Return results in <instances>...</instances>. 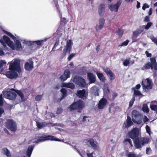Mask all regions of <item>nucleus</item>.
<instances>
[{
	"instance_id": "29",
	"label": "nucleus",
	"mask_w": 157,
	"mask_h": 157,
	"mask_svg": "<svg viewBox=\"0 0 157 157\" xmlns=\"http://www.w3.org/2000/svg\"><path fill=\"white\" fill-rule=\"evenodd\" d=\"M86 141L88 145L90 144L91 146L93 147H95L96 146V144L94 143V140L92 139L87 140Z\"/></svg>"
},
{
	"instance_id": "21",
	"label": "nucleus",
	"mask_w": 157,
	"mask_h": 157,
	"mask_svg": "<svg viewBox=\"0 0 157 157\" xmlns=\"http://www.w3.org/2000/svg\"><path fill=\"white\" fill-rule=\"evenodd\" d=\"M76 94L78 96L82 99H84L86 97V91L84 90L78 91Z\"/></svg>"
},
{
	"instance_id": "55",
	"label": "nucleus",
	"mask_w": 157,
	"mask_h": 157,
	"mask_svg": "<svg viewBox=\"0 0 157 157\" xmlns=\"http://www.w3.org/2000/svg\"><path fill=\"white\" fill-rule=\"evenodd\" d=\"M143 120L144 123H146L148 121L149 119L147 116H144L143 118Z\"/></svg>"
},
{
	"instance_id": "4",
	"label": "nucleus",
	"mask_w": 157,
	"mask_h": 157,
	"mask_svg": "<svg viewBox=\"0 0 157 157\" xmlns=\"http://www.w3.org/2000/svg\"><path fill=\"white\" fill-rule=\"evenodd\" d=\"M20 60L19 59H15L13 60L10 62V70H13L18 72L20 70Z\"/></svg>"
},
{
	"instance_id": "36",
	"label": "nucleus",
	"mask_w": 157,
	"mask_h": 157,
	"mask_svg": "<svg viewBox=\"0 0 157 157\" xmlns=\"http://www.w3.org/2000/svg\"><path fill=\"white\" fill-rule=\"evenodd\" d=\"M149 139L147 138H144L142 140V145L144 144H147L149 141Z\"/></svg>"
},
{
	"instance_id": "28",
	"label": "nucleus",
	"mask_w": 157,
	"mask_h": 157,
	"mask_svg": "<svg viewBox=\"0 0 157 157\" xmlns=\"http://www.w3.org/2000/svg\"><path fill=\"white\" fill-rule=\"evenodd\" d=\"M2 153L7 157H11V155L10 151L6 148H4L2 149Z\"/></svg>"
},
{
	"instance_id": "26",
	"label": "nucleus",
	"mask_w": 157,
	"mask_h": 157,
	"mask_svg": "<svg viewBox=\"0 0 157 157\" xmlns=\"http://www.w3.org/2000/svg\"><path fill=\"white\" fill-rule=\"evenodd\" d=\"M62 87H65L69 88L71 89H74L75 88L74 84L72 83H65L63 82L61 86Z\"/></svg>"
},
{
	"instance_id": "6",
	"label": "nucleus",
	"mask_w": 157,
	"mask_h": 157,
	"mask_svg": "<svg viewBox=\"0 0 157 157\" xmlns=\"http://www.w3.org/2000/svg\"><path fill=\"white\" fill-rule=\"evenodd\" d=\"M3 96L4 97L10 100H14L16 96V91L11 89L10 90L4 92Z\"/></svg>"
},
{
	"instance_id": "63",
	"label": "nucleus",
	"mask_w": 157,
	"mask_h": 157,
	"mask_svg": "<svg viewBox=\"0 0 157 157\" xmlns=\"http://www.w3.org/2000/svg\"><path fill=\"white\" fill-rule=\"evenodd\" d=\"M149 20V17L148 16H146L144 19V21H148Z\"/></svg>"
},
{
	"instance_id": "53",
	"label": "nucleus",
	"mask_w": 157,
	"mask_h": 157,
	"mask_svg": "<svg viewBox=\"0 0 157 157\" xmlns=\"http://www.w3.org/2000/svg\"><path fill=\"white\" fill-rule=\"evenodd\" d=\"M109 90L108 87L105 88L104 89V92L105 94H108L109 93Z\"/></svg>"
},
{
	"instance_id": "12",
	"label": "nucleus",
	"mask_w": 157,
	"mask_h": 157,
	"mask_svg": "<svg viewBox=\"0 0 157 157\" xmlns=\"http://www.w3.org/2000/svg\"><path fill=\"white\" fill-rule=\"evenodd\" d=\"M10 71H7L6 73V76L9 78L13 79L16 77L17 76V74L15 71V70H10Z\"/></svg>"
},
{
	"instance_id": "17",
	"label": "nucleus",
	"mask_w": 157,
	"mask_h": 157,
	"mask_svg": "<svg viewBox=\"0 0 157 157\" xmlns=\"http://www.w3.org/2000/svg\"><path fill=\"white\" fill-rule=\"evenodd\" d=\"M107 103V100L104 98H101L99 101L98 105V108L100 109H103Z\"/></svg>"
},
{
	"instance_id": "38",
	"label": "nucleus",
	"mask_w": 157,
	"mask_h": 157,
	"mask_svg": "<svg viewBox=\"0 0 157 157\" xmlns=\"http://www.w3.org/2000/svg\"><path fill=\"white\" fill-rule=\"evenodd\" d=\"M16 93H17L18 94V95L20 97L22 100V101L24 97V96L23 93L21 92L19 90H17L16 92Z\"/></svg>"
},
{
	"instance_id": "44",
	"label": "nucleus",
	"mask_w": 157,
	"mask_h": 157,
	"mask_svg": "<svg viewBox=\"0 0 157 157\" xmlns=\"http://www.w3.org/2000/svg\"><path fill=\"white\" fill-rule=\"evenodd\" d=\"M6 62L4 60H1L0 61V68L5 65Z\"/></svg>"
},
{
	"instance_id": "31",
	"label": "nucleus",
	"mask_w": 157,
	"mask_h": 157,
	"mask_svg": "<svg viewBox=\"0 0 157 157\" xmlns=\"http://www.w3.org/2000/svg\"><path fill=\"white\" fill-rule=\"evenodd\" d=\"M98 78L100 79L101 81L103 82L105 81V79L103 74L100 72H97L96 73Z\"/></svg>"
},
{
	"instance_id": "27",
	"label": "nucleus",
	"mask_w": 157,
	"mask_h": 157,
	"mask_svg": "<svg viewBox=\"0 0 157 157\" xmlns=\"http://www.w3.org/2000/svg\"><path fill=\"white\" fill-rule=\"evenodd\" d=\"M144 29L142 26H140L137 30L133 33V36L136 37L137 36L144 31Z\"/></svg>"
},
{
	"instance_id": "8",
	"label": "nucleus",
	"mask_w": 157,
	"mask_h": 157,
	"mask_svg": "<svg viewBox=\"0 0 157 157\" xmlns=\"http://www.w3.org/2000/svg\"><path fill=\"white\" fill-rule=\"evenodd\" d=\"M142 86L144 89H151L152 86L151 80L149 78H147L143 80L142 82Z\"/></svg>"
},
{
	"instance_id": "51",
	"label": "nucleus",
	"mask_w": 157,
	"mask_h": 157,
	"mask_svg": "<svg viewBox=\"0 0 157 157\" xmlns=\"http://www.w3.org/2000/svg\"><path fill=\"white\" fill-rule=\"evenodd\" d=\"M89 119L88 117L86 116H84L83 118V122H88L89 121Z\"/></svg>"
},
{
	"instance_id": "64",
	"label": "nucleus",
	"mask_w": 157,
	"mask_h": 157,
	"mask_svg": "<svg viewBox=\"0 0 157 157\" xmlns=\"http://www.w3.org/2000/svg\"><path fill=\"white\" fill-rule=\"evenodd\" d=\"M153 68L155 70H157V63H156V64H155L154 66V67H153Z\"/></svg>"
},
{
	"instance_id": "57",
	"label": "nucleus",
	"mask_w": 157,
	"mask_h": 157,
	"mask_svg": "<svg viewBox=\"0 0 157 157\" xmlns=\"http://www.w3.org/2000/svg\"><path fill=\"white\" fill-rule=\"evenodd\" d=\"M146 130L147 132L148 133L150 134V129L148 125H146Z\"/></svg>"
},
{
	"instance_id": "23",
	"label": "nucleus",
	"mask_w": 157,
	"mask_h": 157,
	"mask_svg": "<svg viewBox=\"0 0 157 157\" xmlns=\"http://www.w3.org/2000/svg\"><path fill=\"white\" fill-rule=\"evenodd\" d=\"M135 146L137 148H141L142 144V140L139 137L136 138L135 140Z\"/></svg>"
},
{
	"instance_id": "13",
	"label": "nucleus",
	"mask_w": 157,
	"mask_h": 157,
	"mask_svg": "<svg viewBox=\"0 0 157 157\" xmlns=\"http://www.w3.org/2000/svg\"><path fill=\"white\" fill-rule=\"evenodd\" d=\"M70 72L69 70H66L64 71V73L61 75L59 77L60 80L62 81H64L68 78L70 76Z\"/></svg>"
},
{
	"instance_id": "46",
	"label": "nucleus",
	"mask_w": 157,
	"mask_h": 157,
	"mask_svg": "<svg viewBox=\"0 0 157 157\" xmlns=\"http://www.w3.org/2000/svg\"><path fill=\"white\" fill-rule=\"evenodd\" d=\"M129 42V41L128 40H127L125 41H124L120 45L121 46H126L128 44V42Z\"/></svg>"
},
{
	"instance_id": "62",
	"label": "nucleus",
	"mask_w": 157,
	"mask_h": 157,
	"mask_svg": "<svg viewBox=\"0 0 157 157\" xmlns=\"http://www.w3.org/2000/svg\"><path fill=\"white\" fill-rule=\"evenodd\" d=\"M4 54L3 50L2 48H0V56H2Z\"/></svg>"
},
{
	"instance_id": "42",
	"label": "nucleus",
	"mask_w": 157,
	"mask_h": 157,
	"mask_svg": "<svg viewBox=\"0 0 157 157\" xmlns=\"http://www.w3.org/2000/svg\"><path fill=\"white\" fill-rule=\"evenodd\" d=\"M128 157H138V156L134 154L131 152L127 154Z\"/></svg>"
},
{
	"instance_id": "18",
	"label": "nucleus",
	"mask_w": 157,
	"mask_h": 157,
	"mask_svg": "<svg viewBox=\"0 0 157 157\" xmlns=\"http://www.w3.org/2000/svg\"><path fill=\"white\" fill-rule=\"evenodd\" d=\"M33 62L32 60H29L25 64V69L28 71H30L33 68Z\"/></svg>"
},
{
	"instance_id": "15",
	"label": "nucleus",
	"mask_w": 157,
	"mask_h": 157,
	"mask_svg": "<svg viewBox=\"0 0 157 157\" xmlns=\"http://www.w3.org/2000/svg\"><path fill=\"white\" fill-rule=\"evenodd\" d=\"M103 70L106 73L110 80H113L114 79L115 77V75L112 73L109 69L103 68Z\"/></svg>"
},
{
	"instance_id": "45",
	"label": "nucleus",
	"mask_w": 157,
	"mask_h": 157,
	"mask_svg": "<svg viewBox=\"0 0 157 157\" xmlns=\"http://www.w3.org/2000/svg\"><path fill=\"white\" fill-rule=\"evenodd\" d=\"M117 33L119 35V37H121L123 34V31L119 29L117 31Z\"/></svg>"
},
{
	"instance_id": "54",
	"label": "nucleus",
	"mask_w": 157,
	"mask_h": 157,
	"mask_svg": "<svg viewBox=\"0 0 157 157\" xmlns=\"http://www.w3.org/2000/svg\"><path fill=\"white\" fill-rule=\"evenodd\" d=\"M71 146L72 147V148H74L77 151V152L82 157H83V156L82 155L80 154L79 150L77 148H76V147H77L76 146H73L71 145Z\"/></svg>"
},
{
	"instance_id": "52",
	"label": "nucleus",
	"mask_w": 157,
	"mask_h": 157,
	"mask_svg": "<svg viewBox=\"0 0 157 157\" xmlns=\"http://www.w3.org/2000/svg\"><path fill=\"white\" fill-rule=\"evenodd\" d=\"M149 7V6L147 4L145 3L144 4L142 8L143 10H145L146 8H148Z\"/></svg>"
},
{
	"instance_id": "11",
	"label": "nucleus",
	"mask_w": 157,
	"mask_h": 157,
	"mask_svg": "<svg viewBox=\"0 0 157 157\" xmlns=\"http://www.w3.org/2000/svg\"><path fill=\"white\" fill-rule=\"evenodd\" d=\"M121 1H119L115 4L109 5L108 6L109 8L112 11L117 12L118 11V8L121 5Z\"/></svg>"
},
{
	"instance_id": "35",
	"label": "nucleus",
	"mask_w": 157,
	"mask_h": 157,
	"mask_svg": "<svg viewBox=\"0 0 157 157\" xmlns=\"http://www.w3.org/2000/svg\"><path fill=\"white\" fill-rule=\"evenodd\" d=\"M61 92L63 94L62 97L61 98L60 100L63 99L64 97L66 96L67 91L65 88H62L60 90Z\"/></svg>"
},
{
	"instance_id": "37",
	"label": "nucleus",
	"mask_w": 157,
	"mask_h": 157,
	"mask_svg": "<svg viewBox=\"0 0 157 157\" xmlns=\"http://www.w3.org/2000/svg\"><path fill=\"white\" fill-rule=\"evenodd\" d=\"M152 25V23L151 22H148L146 25H143L142 26L144 29H145L146 30H147Z\"/></svg>"
},
{
	"instance_id": "5",
	"label": "nucleus",
	"mask_w": 157,
	"mask_h": 157,
	"mask_svg": "<svg viewBox=\"0 0 157 157\" xmlns=\"http://www.w3.org/2000/svg\"><path fill=\"white\" fill-rule=\"evenodd\" d=\"M84 107V104L82 101L79 100L78 101L74 102L71 105L68 109L71 111L74 109H82Z\"/></svg>"
},
{
	"instance_id": "56",
	"label": "nucleus",
	"mask_w": 157,
	"mask_h": 157,
	"mask_svg": "<svg viewBox=\"0 0 157 157\" xmlns=\"http://www.w3.org/2000/svg\"><path fill=\"white\" fill-rule=\"evenodd\" d=\"M75 54H72L70 55L68 57L67 59L68 61H70L71 59L75 56Z\"/></svg>"
},
{
	"instance_id": "19",
	"label": "nucleus",
	"mask_w": 157,
	"mask_h": 157,
	"mask_svg": "<svg viewBox=\"0 0 157 157\" xmlns=\"http://www.w3.org/2000/svg\"><path fill=\"white\" fill-rule=\"evenodd\" d=\"M87 78L90 83H94L96 81V77L92 73L88 72L87 73Z\"/></svg>"
},
{
	"instance_id": "32",
	"label": "nucleus",
	"mask_w": 157,
	"mask_h": 157,
	"mask_svg": "<svg viewBox=\"0 0 157 157\" xmlns=\"http://www.w3.org/2000/svg\"><path fill=\"white\" fill-rule=\"evenodd\" d=\"M142 110L144 112L146 113H147L149 112V109L146 104H144L143 105V107H142Z\"/></svg>"
},
{
	"instance_id": "30",
	"label": "nucleus",
	"mask_w": 157,
	"mask_h": 157,
	"mask_svg": "<svg viewBox=\"0 0 157 157\" xmlns=\"http://www.w3.org/2000/svg\"><path fill=\"white\" fill-rule=\"evenodd\" d=\"M98 88L95 86H93L91 89V92L95 96L98 95Z\"/></svg>"
},
{
	"instance_id": "43",
	"label": "nucleus",
	"mask_w": 157,
	"mask_h": 157,
	"mask_svg": "<svg viewBox=\"0 0 157 157\" xmlns=\"http://www.w3.org/2000/svg\"><path fill=\"white\" fill-rule=\"evenodd\" d=\"M144 68L145 69H148L150 68H151V66L150 63H147L144 66Z\"/></svg>"
},
{
	"instance_id": "59",
	"label": "nucleus",
	"mask_w": 157,
	"mask_h": 157,
	"mask_svg": "<svg viewBox=\"0 0 157 157\" xmlns=\"http://www.w3.org/2000/svg\"><path fill=\"white\" fill-rule=\"evenodd\" d=\"M3 105V101L2 98V95L1 94L0 96V105L2 106Z\"/></svg>"
},
{
	"instance_id": "10",
	"label": "nucleus",
	"mask_w": 157,
	"mask_h": 157,
	"mask_svg": "<svg viewBox=\"0 0 157 157\" xmlns=\"http://www.w3.org/2000/svg\"><path fill=\"white\" fill-rule=\"evenodd\" d=\"M139 131L138 128H135L128 132L129 137L133 139H136L139 137Z\"/></svg>"
},
{
	"instance_id": "22",
	"label": "nucleus",
	"mask_w": 157,
	"mask_h": 157,
	"mask_svg": "<svg viewBox=\"0 0 157 157\" xmlns=\"http://www.w3.org/2000/svg\"><path fill=\"white\" fill-rule=\"evenodd\" d=\"M133 124L130 117L128 116L127 117L126 122L123 124V126L126 128H128L129 127L132 125Z\"/></svg>"
},
{
	"instance_id": "3",
	"label": "nucleus",
	"mask_w": 157,
	"mask_h": 157,
	"mask_svg": "<svg viewBox=\"0 0 157 157\" xmlns=\"http://www.w3.org/2000/svg\"><path fill=\"white\" fill-rule=\"evenodd\" d=\"M132 120L133 121L137 124H140L142 121V115L139 112L135 110L132 112Z\"/></svg>"
},
{
	"instance_id": "33",
	"label": "nucleus",
	"mask_w": 157,
	"mask_h": 157,
	"mask_svg": "<svg viewBox=\"0 0 157 157\" xmlns=\"http://www.w3.org/2000/svg\"><path fill=\"white\" fill-rule=\"evenodd\" d=\"M37 126L38 128H41L47 125L45 123L36 122Z\"/></svg>"
},
{
	"instance_id": "40",
	"label": "nucleus",
	"mask_w": 157,
	"mask_h": 157,
	"mask_svg": "<svg viewBox=\"0 0 157 157\" xmlns=\"http://www.w3.org/2000/svg\"><path fill=\"white\" fill-rule=\"evenodd\" d=\"M134 90V95L135 96H139L141 95L140 92L138 90H136L134 88H133Z\"/></svg>"
},
{
	"instance_id": "49",
	"label": "nucleus",
	"mask_w": 157,
	"mask_h": 157,
	"mask_svg": "<svg viewBox=\"0 0 157 157\" xmlns=\"http://www.w3.org/2000/svg\"><path fill=\"white\" fill-rule=\"evenodd\" d=\"M63 111V109L62 108H58L57 109V113L58 114H60Z\"/></svg>"
},
{
	"instance_id": "50",
	"label": "nucleus",
	"mask_w": 157,
	"mask_h": 157,
	"mask_svg": "<svg viewBox=\"0 0 157 157\" xmlns=\"http://www.w3.org/2000/svg\"><path fill=\"white\" fill-rule=\"evenodd\" d=\"M146 153L147 154H150L151 152V148L149 147H147L146 150Z\"/></svg>"
},
{
	"instance_id": "41",
	"label": "nucleus",
	"mask_w": 157,
	"mask_h": 157,
	"mask_svg": "<svg viewBox=\"0 0 157 157\" xmlns=\"http://www.w3.org/2000/svg\"><path fill=\"white\" fill-rule=\"evenodd\" d=\"M135 100V98L134 97H133L131 100L130 101L129 103V107H131L133 105V103Z\"/></svg>"
},
{
	"instance_id": "2",
	"label": "nucleus",
	"mask_w": 157,
	"mask_h": 157,
	"mask_svg": "<svg viewBox=\"0 0 157 157\" xmlns=\"http://www.w3.org/2000/svg\"><path fill=\"white\" fill-rule=\"evenodd\" d=\"M47 140H55L59 141H61L60 140L56 139L54 136H42L40 139H37L34 138L32 139L29 142V144H31L32 143H39L40 142L44 141Z\"/></svg>"
},
{
	"instance_id": "24",
	"label": "nucleus",
	"mask_w": 157,
	"mask_h": 157,
	"mask_svg": "<svg viewBox=\"0 0 157 157\" xmlns=\"http://www.w3.org/2000/svg\"><path fill=\"white\" fill-rule=\"evenodd\" d=\"M151 109L157 113V101H152L150 104Z\"/></svg>"
},
{
	"instance_id": "34",
	"label": "nucleus",
	"mask_w": 157,
	"mask_h": 157,
	"mask_svg": "<svg viewBox=\"0 0 157 157\" xmlns=\"http://www.w3.org/2000/svg\"><path fill=\"white\" fill-rule=\"evenodd\" d=\"M151 64V69H153L154 66L157 63H156L155 58L154 57L150 58Z\"/></svg>"
},
{
	"instance_id": "20",
	"label": "nucleus",
	"mask_w": 157,
	"mask_h": 157,
	"mask_svg": "<svg viewBox=\"0 0 157 157\" xmlns=\"http://www.w3.org/2000/svg\"><path fill=\"white\" fill-rule=\"evenodd\" d=\"M105 10V5L103 4H100L98 8V13L100 16H102L104 14Z\"/></svg>"
},
{
	"instance_id": "60",
	"label": "nucleus",
	"mask_w": 157,
	"mask_h": 157,
	"mask_svg": "<svg viewBox=\"0 0 157 157\" xmlns=\"http://www.w3.org/2000/svg\"><path fill=\"white\" fill-rule=\"evenodd\" d=\"M152 41L154 42L157 45V39L155 38H153L151 39Z\"/></svg>"
},
{
	"instance_id": "58",
	"label": "nucleus",
	"mask_w": 157,
	"mask_h": 157,
	"mask_svg": "<svg viewBox=\"0 0 157 157\" xmlns=\"http://www.w3.org/2000/svg\"><path fill=\"white\" fill-rule=\"evenodd\" d=\"M145 53L147 57H151V53H149L147 51H145Z\"/></svg>"
},
{
	"instance_id": "47",
	"label": "nucleus",
	"mask_w": 157,
	"mask_h": 157,
	"mask_svg": "<svg viewBox=\"0 0 157 157\" xmlns=\"http://www.w3.org/2000/svg\"><path fill=\"white\" fill-rule=\"evenodd\" d=\"M130 63L129 60L128 59L125 60L123 63L124 66H128Z\"/></svg>"
},
{
	"instance_id": "9",
	"label": "nucleus",
	"mask_w": 157,
	"mask_h": 157,
	"mask_svg": "<svg viewBox=\"0 0 157 157\" xmlns=\"http://www.w3.org/2000/svg\"><path fill=\"white\" fill-rule=\"evenodd\" d=\"M6 126L8 128L13 131H15L17 128L15 122L11 120L7 121Z\"/></svg>"
},
{
	"instance_id": "1",
	"label": "nucleus",
	"mask_w": 157,
	"mask_h": 157,
	"mask_svg": "<svg viewBox=\"0 0 157 157\" xmlns=\"http://www.w3.org/2000/svg\"><path fill=\"white\" fill-rule=\"evenodd\" d=\"M5 32L10 37H11L14 41L15 44L12 41L10 40V38L6 36H4L3 37V39L0 40V42L2 44L4 47H6L5 44L3 42L4 41L6 44L12 50H19L22 48V46L20 42L17 40V39H19L18 37L17 36V38L14 36L10 33L5 31Z\"/></svg>"
},
{
	"instance_id": "61",
	"label": "nucleus",
	"mask_w": 157,
	"mask_h": 157,
	"mask_svg": "<svg viewBox=\"0 0 157 157\" xmlns=\"http://www.w3.org/2000/svg\"><path fill=\"white\" fill-rule=\"evenodd\" d=\"M140 87V84H138L136 85L135 86V88H133L135 89L136 90H138L139 89Z\"/></svg>"
},
{
	"instance_id": "16",
	"label": "nucleus",
	"mask_w": 157,
	"mask_h": 157,
	"mask_svg": "<svg viewBox=\"0 0 157 157\" xmlns=\"http://www.w3.org/2000/svg\"><path fill=\"white\" fill-rule=\"evenodd\" d=\"M72 42L71 40L67 41L66 45L63 49V52L66 54L67 52L70 53L71 48Z\"/></svg>"
},
{
	"instance_id": "25",
	"label": "nucleus",
	"mask_w": 157,
	"mask_h": 157,
	"mask_svg": "<svg viewBox=\"0 0 157 157\" xmlns=\"http://www.w3.org/2000/svg\"><path fill=\"white\" fill-rule=\"evenodd\" d=\"M124 143L126 147H130L133 146L132 141L129 139H127L125 140L124 141Z\"/></svg>"
},
{
	"instance_id": "39",
	"label": "nucleus",
	"mask_w": 157,
	"mask_h": 157,
	"mask_svg": "<svg viewBox=\"0 0 157 157\" xmlns=\"http://www.w3.org/2000/svg\"><path fill=\"white\" fill-rule=\"evenodd\" d=\"M47 39H44V40H37L34 41L36 44L38 45H40L41 44L46 41Z\"/></svg>"
},
{
	"instance_id": "14",
	"label": "nucleus",
	"mask_w": 157,
	"mask_h": 157,
	"mask_svg": "<svg viewBox=\"0 0 157 157\" xmlns=\"http://www.w3.org/2000/svg\"><path fill=\"white\" fill-rule=\"evenodd\" d=\"M105 20L104 18H102L99 19L98 23L95 27V29L97 31L101 29L103 27Z\"/></svg>"
},
{
	"instance_id": "48",
	"label": "nucleus",
	"mask_w": 157,
	"mask_h": 157,
	"mask_svg": "<svg viewBox=\"0 0 157 157\" xmlns=\"http://www.w3.org/2000/svg\"><path fill=\"white\" fill-rule=\"evenodd\" d=\"M42 95H37L35 97V100L36 101H40L42 97Z\"/></svg>"
},
{
	"instance_id": "7",
	"label": "nucleus",
	"mask_w": 157,
	"mask_h": 157,
	"mask_svg": "<svg viewBox=\"0 0 157 157\" xmlns=\"http://www.w3.org/2000/svg\"><path fill=\"white\" fill-rule=\"evenodd\" d=\"M73 81L80 86H84L86 85L85 79L79 76H75L73 79Z\"/></svg>"
}]
</instances>
